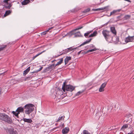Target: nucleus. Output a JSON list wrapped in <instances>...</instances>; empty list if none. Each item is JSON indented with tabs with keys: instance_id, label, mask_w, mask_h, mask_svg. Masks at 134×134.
Returning <instances> with one entry per match:
<instances>
[{
	"instance_id": "09e8293b",
	"label": "nucleus",
	"mask_w": 134,
	"mask_h": 134,
	"mask_svg": "<svg viewBox=\"0 0 134 134\" xmlns=\"http://www.w3.org/2000/svg\"><path fill=\"white\" fill-rule=\"evenodd\" d=\"M90 47H94V46L93 44H91L90 45Z\"/></svg>"
},
{
	"instance_id": "0eeeda50",
	"label": "nucleus",
	"mask_w": 134,
	"mask_h": 134,
	"mask_svg": "<svg viewBox=\"0 0 134 134\" xmlns=\"http://www.w3.org/2000/svg\"><path fill=\"white\" fill-rule=\"evenodd\" d=\"M110 32H111V35H112V33L114 35V36H113V40H114V38H115L116 39V37H118L115 36L116 35V32L114 27H110Z\"/></svg>"
},
{
	"instance_id": "473e14b6",
	"label": "nucleus",
	"mask_w": 134,
	"mask_h": 134,
	"mask_svg": "<svg viewBox=\"0 0 134 134\" xmlns=\"http://www.w3.org/2000/svg\"><path fill=\"white\" fill-rule=\"evenodd\" d=\"M83 134H90V133L87 130H85L83 131Z\"/></svg>"
},
{
	"instance_id": "9b49d317",
	"label": "nucleus",
	"mask_w": 134,
	"mask_h": 134,
	"mask_svg": "<svg viewBox=\"0 0 134 134\" xmlns=\"http://www.w3.org/2000/svg\"><path fill=\"white\" fill-rule=\"evenodd\" d=\"M24 110V108H23L22 107H19L16 110V112L19 113V114L20 113H22L23 112Z\"/></svg>"
},
{
	"instance_id": "c03bdc74",
	"label": "nucleus",
	"mask_w": 134,
	"mask_h": 134,
	"mask_svg": "<svg viewBox=\"0 0 134 134\" xmlns=\"http://www.w3.org/2000/svg\"><path fill=\"white\" fill-rule=\"evenodd\" d=\"M32 77L31 76H28L26 77V78L25 79H28L29 80H30L32 78Z\"/></svg>"
},
{
	"instance_id": "ddd939ff",
	"label": "nucleus",
	"mask_w": 134,
	"mask_h": 134,
	"mask_svg": "<svg viewBox=\"0 0 134 134\" xmlns=\"http://www.w3.org/2000/svg\"><path fill=\"white\" fill-rule=\"evenodd\" d=\"M71 57L67 56L66 57L64 60V62L65 65L67 64L68 63L69 61L71 59Z\"/></svg>"
},
{
	"instance_id": "a878e982",
	"label": "nucleus",
	"mask_w": 134,
	"mask_h": 134,
	"mask_svg": "<svg viewBox=\"0 0 134 134\" xmlns=\"http://www.w3.org/2000/svg\"><path fill=\"white\" fill-rule=\"evenodd\" d=\"M12 113H13L15 116L18 117V114H19V113L16 112V111H13L12 112Z\"/></svg>"
},
{
	"instance_id": "2f4dec72",
	"label": "nucleus",
	"mask_w": 134,
	"mask_h": 134,
	"mask_svg": "<svg viewBox=\"0 0 134 134\" xmlns=\"http://www.w3.org/2000/svg\"><path fill=\"white\" fill-rule=\"evenodd\" d=\"M83 27L82 26H79L78 27V28H77L76 29H74V30H73L71 31V32H73V31H75L77 30H79V29H81L82 28H83Z\"/></svg>"
},
{
	"instance_id": "58836bf2",
	"label": "nucleus",
	"mask_w": 134,
	"mask_h": 134,
	"mask_svg": "<svg viewBox=\"0 0 134 134\" xmlns=\"http://www.w3.org/2000/svg\"><path fill=\"white\" fill-rule=\"evenodd\" d=\"M107 84V83L105 82L103 83L101 86V87H102V88H104L105 87Z\"/></svg>"
},
{
	"instance_id": "4be33fe9",
	"label": "nucleus",
	"mask_w": 134,
	"mask_h": 134,
	"mask_svg": "<svg viewBox=\"0 0 134 134\" xmlns=\"http://www.w3.org/2000/svg\"><path fill=\"white\" fill-rule=\"evenodd\" d=\"M30 1L29 0H24L21 3L22 5H25L28 3Z\"/></svg>"
},
{
	"instance_id": "7ed1b4c3",
	"label": "nucleus",
	"mask_w": 134,
	"mask_h": 134,
	"mask_svg": "<svg viewBox=\"0 0 134 134\" xmlns=\"http://www.w3.org/2000/svg\"><path fill=\"white\" fill-rule=\"evenodd\" d=\"M34 105L32 104H29L25 105L24 107L25 113L29 114L34 110Z\"/></svg>"
},
{
	"instance_id": "8fccbe9b",
	"label": "nucleus",
	"mask_w": 134,
	"mask_h": 134,
	"mask_svg": "<svg viewBox=\"0 0 134 134\" xmlns=\"http://www.w3.org/2000/svg\"><path fill=\"white\" fill-rule=\"evenodd\" d=\"M2 89L1 88H0V95L1 94Z\"/></svg>"
},
{
	"instance_id": "9d476101",
	"label": "nucleus",
	"mask_w": 134,
	"mask_h": 134,
	"mask_svg": "<svg viewBox=\"0 0 134 134\" xmlns=\"http://www.w3.org/2000/svg\"><path fill=\"white\" fill-rule=\"evenodd\" d=\"M120 10V9H118L113 10L112 12H110V15L109 16H110L111 15L114 16L118 14V13L119 12Z\"/></svg>"
},
{
	"instance_id": "f3484780",
	"label": "nucleus",
	"mask_w": 134,
	"mask_h": 134,
	"mask_svg": "<svg viewBox=\"0 0 134 134\" xmlns=\"http://www.w3.org/2000/svg\"><path fill=\"white\" fill-rule=\"evenodd\" d=\"M92 39V38H90L89 40H87L86 41L84 42L83 43H82V44H81L79 46V47H80L81 46L83 45L86 44L88 43H89L91 41Z\"/></svg>"
},
{
	"instance_id": "aec40b11",
	"label": "nucleus",
	"mask_w": 134,
	"mask_h": 134,
	"mask_svg": "<svg viewBox=\"0 0 134 134\" xmlns=\"http://www.w3.org/2000/svg\"><path fill=\"white\" fill-rule=\"evenodd\" d=\"M53 28V27H52L50 28H49L46 31L43 32L41 33V35H44L46 34L47 32H48L50 30L52 29Z\"/></svg>"
},
{
	"instance_id": "cd10ccee",
	"label": "nucleus",
	"mask_w": 134,
	"mask_h": 134,
	"mask_svg": "<svg viewBox=\"0 0 134 134\" xmlns=\"http://www.w3.org/2000/svg\"><path fill=\"white\" fill-rule=\"evenodd\" d=\"M81 35V34L80 32H78L74 34V37H79Z\"/></svg>"
},
{
	"instance_id": "a18cd8bd",
	"label": "nucleus",
	"mask_w": 134,
	"mask_h": 134,
	"mask_svg": "<svg viewBox=\"0 0 134 134\" xmlns=\"http://www.w3.org/2000/svg\"><path fill=\"white\" fill-rule=\"evenodd\" d=\"M92 30H91L90 31H88L87 32V34H89L90 33L92 32Z\"/></svg>"
},
{
	"instance_id": "72a5a7b5",
	"label": "nucleus",
	"mask_w": 134,
	"mask_h": 134,
	"mask_svg": "<svg viewBox=\"0 0 134 134\" xmlns=\"http://www.w3.org/2000/svg\"><path fill=\"white\" fill-rule=\"evenodd\" d=\"M77 48V47L75 48L74 49L72 48V47H70L69 48H68L67 49H68V51H70L73 49H76Z\"/></svg>"
},
{
	"instance_id": "a19ab883",
	"label": "nucleus",
	"mask_w": 134,
	"mask_h": 134,
	"mask_svg": "<svg viewBox=\"0 0 134 134\" xmlns=\"http://www.w3.org/2000/svg\"><path fill=\"white\" fill-rule=\"evenodd\" d=\"M122 15H121L119 16H118L116 17V19L118 20H120L121 18V16H122Z\"/></svg>"
},
{
	"instance_id": "7c9ffc66",
	"label": "nucleus",
	"mask_w": 134,
	"mask_h": 134,
	"mask_svg": "<svg viewBox=\"0 0 134 134\" xmlns=\"http://www.w3.org/2000/svg\"><path fill=\"white\" fill-rule=\"evenodd\" d=\"M65 118L64 116L63 115V116H61V117H59L58 120H57V122H58L60 120H62V118H63V119L64 118Z\"/></svg>"
},
{
	"instance_id": "20e7f679",
	"label": "nucleus",
	"mask_w": 134,
	"mask_h": 134,
	"mask_svg": "<svg viewBox=\"0 0 134 134\" xmlns=\"http://www.w3.org/2000/svg\"><path fill=\"white\" fill-rule=\"evenodd\" d=\"M66 82H65L63 83L62 87V90L63 91L65 92V90L67 91H69L72 92L74 90L75 88V87L71 85H65Z\"/></svg>"
},
{
	"instance_id": "79ce46f5",
	"label": "nucleus",
	"mask_w": 134,
	"mask_h": 134,
	"mask_svg": "<svg viewBox=\"0 0 134 134\" xmlns=\"http://www.w3.org/2000/svg\"><path fill=\"white\" fill-rule=\"evenodd\" d=\"M11 6L12 5L10 4H9L7 6H6L5 7L8 8V9H10V8L11 7Z\"/></svg>"
},
{
	"instance_id": "603ef678",
	"label": "nucleus",
	"mask_w": 134,
	"mask_h": 134,
	"mask_svg": "<svg viewBox=\"0 0 134 134\" xmlns=\"http://www.w3.org/2000/svg\"><path fill=\"white\" fill-rule=\"evenodd\" d=\"M125 1H127L129 2H131V1L130 0H125Z\"/></svg>"
},
{
	"instance_id": "e433bc0d",
	"label": "nucleus",
	"mask_w": 134,
	"mask_h": 134,
	"mask_svg": "<svg viewBox=\"0 0 134 134\" xmlns=\"http://www.w3.org/2000/svg\"><path fill=\"white\" fill-rule=\"evenodd\" d=\"M90 10V9L89 8H88L84 10L82 12L83 13H86L88 12H89Z\"/></svg>"
},
{
	"instance_id": "de8ad7c7",
	"label": "nucleus",
	"mask_w": 134,
	"mask_h": 134,
	"mask_svg": "<svg viewBox=\"0 0 134 134\" xmlns=\"http://www.w3.org/2000/svg\"><path fill=\"white\" fill-rule=\"evenodd\" d=\"M133 131H131L130 133H127V134H133Z\"/></svg>"
},
{
	"instance_id": "864d4df0",
	"label": "nucleus",
	"mask_w": 134,
	"mask_h": 134,
	"mask_svg": "<svg viewBox=\"0 0 134 134\" xmlns=\"http://www.w3.org/2000/svg\"><path fill=\"white\" fill-rule=\"evenodd\" d=\"M81 52V51H80L79 52H78V54H80V53Z\"/></svg>"
},
{
	"instance_id": "a211bd4d",
	"label": "nucleus",
	"mask_w": 134,
	"mask_h": 134,
	"mask_svg": "<svg viewBox=\"0 0 134 134\" xmlns=\"http://www.w3.org/2000/svg\"><path fill=\"white\" fill-rule=\"evenodd\" d=\"M30 70V67H28L26 70L24 71L23 75H25L27 74Z\"/></svg>"
},
{
	"instance_id": "6e6552de",
	"label": "nucleus",
	"mask_w": 134,
	"mask_h": 134,
	"mask_svg": "<svg viewBox=\"0 0 134 134\" xmlns=\"http://www.w3.org/2000/svg\"><path fill=\"white\" fill-rule=\"evenodd\" d=\"M8 132L10 134H18V130L16 128H12L8 130Z\"/></svg>"
},
{
	"instance_id": "c756f323",
	"label": "nucleus",
	"mask_w": 134,
	"mask_h": 134,
	"mask_svg": "<svg viewBox=\"0 0 134 134\" xmlns=\"http://www.w3.org/2000/svg\"><path fill=\"white\" fill-rule=\"evenodd\" d=\"M131 17V16L129 15H126L125 16L124 18L125 20L129 19Z\"/></svg>"
},
{
	"instance_id": "4468645a",
	"label": "nucleus",
	"mask_w": 134,
	"mask_h": 134,
	"mask_svg": "<svg viewBox=\"0 0 134 134\" xmlns=\"http://www.w3.org/2000/svg\"><path fill=\"white\" fill-rule=\"evenodd\" d=\"M129 126V124H125L124 125L121 127V130L124 131L125 129L127 128ZM129 128L130 127H129Z\"/></svg>"
},
{
	"instance_id": "4c0bfd02",
	"label": "nucleus",
	"mask_w": 134,
	"mask_h": 134,
	"mask_svg": "<svg viewBox=\"0 0 134 134\" xmlns=\"http://www.w3.org/2000/svg\"><path fill=\"white\" fill-rule=\"evenodd\" d=\"M6 45H5L4 46H0V51L3 50L4 48H5L6 47Z\"/></svg>"
},
{
	"instance_id": "39448f33",
	"label": "nucleus",
	"mask_w": 134,
	"mask_h": 134,
	"mask_svg": "<svg viewBox=\"0 0 134 134\" xmlns=\"http://www.w3.org/2000/svg\"><path fill=\"white\" fill-rule=\"evenodd\" d=\"M54 92L55 97L58 99H62L65 97L64 96L63 92L60 90H55Z\"/></svg>"
},
{
	"instance_id": "ea45409f",
	"label": "nucleus",
	"mask_w": 134,
	"mask_h": 134,
	"mask_svg": "<svg viewBox=\"0 0 134 134\" xmlns=\"http://www.w3.org/2000/svg\"><path fill=\"white\" fill-rule=\"evenodd\" d=\"M104 91V89L103 88H102L100 86V88L99 89V91L100 92H102L103 91Z\"/></svg>"
},
{
	"instance_id": "f03ea898",
	"label": "nucleus",
	"mask_w": 134,
	"mask_h": 134,
	"mask_svg": "<svg viewBox=\"0 0 134 134\" xmlns=\"http://www.w3.org/2000/svg\"><path fill=\"white\" fill-rule=\"evenodd\" d=\"M0 120L9 124H11L12 122L11 118L5 113H0Z\"/></svg>"
},
{
	"instance_id": "f8f14e48",
	"label": "nucleus",
	"mask_w": 134,
	"mask_h": 134,
	"mask_svg": "<svg viewBox=\"0 0 134 134\" xmlns=\"http://www.w3.org/2000/svg\"><path fill=\"white\" fill-rule=\"evenodd\" d=\"M69 130V128L68 127H65L62 130V132L63 134H65L68 133Z\"/></svg>"
},
{
	"instance_id": "6ab92c4d",
	"label": "nucleus",
	"mask_w": 134,
	"mask_h": 134,
	"mask_svg": "<svg viewBox=\"0 0 134 134\" xmlns=\"http://www.w3.org/2000/svg\"><path fill=\"white\" fill-rule=\"evenodd\" d=\"M12 12V10H7L6 11L5 14H4V17H5L6 16L10 14Z\"/></svg>"
},
{
	"instance_id": "412c9836",
	"label": "nucleus",
	"mask_w": 134,
	"mask_h": 134,
	"mask_svg": "<svg viewBox=\"0 0 134 134\" xmlns=\"http://www.w3.org/2000/svg\"><path fill=\"white\" fill-rule=\"evenodd\" d=\"M46 50H44V51H43L42 52L39 53H38V54H36V55L35 56H34L32 58V60H34L37 57V56H39V55H40L41 54H42V53L45 52L46 51Z\"/></svg>"
},
{
	"instance_id": "c85d7f7f",
	"label": "nucleus",
	"mask_w": 134,
	"mask_h": 134,
	"mask_svg": "<svg viewBox=\"0 0 134 134\" xmlns=\"http://www.w3.org/2000/svg\"><path fill=\"white\" fill-rule=\"evenodd\" d=\"M97 50V49L96 48H94L93 49L89 50L87 51L86 53H87L89 52H92L94 51H95Z\"/></svg>"
},
{
	"instance_id": "393cba45",
	"label": "nucleus",
	"mask_w": 134,
	"mask_h": 134,
	"mask_svg": "<svg viewBox=\"0 0 134 134\" xmlns=\"http://www.w3.org/2000/svg\"><path fill=\"white\" fill-rule=\"evenodd\" d=\"M12 113H13L15 116L18 117V114H19V113L16 112V111H13L12 112Z\"/></svg>"
},
{
	"instance_id": "f704fd0d",
	"label": "nucleus",
	"mask_w": 134,
	"mask_h": 134,
	"mask_svg": "<svg viewBox=\"0 0 134 134\" xmlns=\"http://www.w3.org/2000/svg\"><path fill=\"white\" fill-rule=\"evenodd\" d=\"M83 92V91H80L78 92L76 94V96H78L82 93Z\"/></svg>"
},
{
	"instance_id": "c9c22d12",
	"label": "nucleus",
	"mask_w": 134,
	"mask_h": 134,
	"mask_svg": "<svg viewBox=\"0 0 134 134\" xmlns=\"http://www.w3.org/2000/svg\"><path fill=\"white\" fill-rule=\"evenodd\" d=\"M42 67H41L39 69L37 70L36 71H33V72H32V73H34L37 72L41 70H42Z\"/></svg>"
},
{
	"instance_id": "6e6d98bb",
	"label": "nucleus",
	"mask_w": 134,
	"mask_h": 134,
	"mask_svg": "<svg viewBox=\"0 0 134 134\" xmlns=\"http://www.w3.org/2000/svg\"><path fill=\"white\" fill-rule=\"evenodd\" d=\"M81 134H82V133H81Z\"/></svg>"
},
{
	"instance_id": "f257e3e1",
	"label": "nucleus",
	"mask_w": 134,
	"mask_h": 134,
	"mask_svg": "<svg viewBox=\"0 0 134 134\" xmlns=\"http://www.w3.org/2000/svg\"><path fill=\"white\" fill-rule=\"evenodd\" d=\"M102 34L105 39L108 42H110L111 41L118 42H119L118 37H116V40H113V36L111 35V32L107 30H103L102 32Z\"/></svg>"
},
{
	"instance_id": "5fc2aeb1",
	"label": "nucleus",
	"mask_w": 134,
	"mask_h": 134,
	"mask_svg": "<svg viewBox=\"0 0 134 134\" xmlns=\"http://www.w3.org/2000/svg\"><path fill=\"white\" fill-rule=\"evenodd\" d=\"M64 125V124H62V126H63Z\"/></svg>"
},
{
	"instance_id": "2eb2a0df",
	"label": "nucleus",
	"mask_w": 134,
	"mask_h": 134,
	"mask_svg": "<svg viewBox=\"0 0 134 134\" xmlns=\"http://www.w3.org/2000/svg\"><path fill=\"white\" fill-rule=\"evenodd\" d=\"M23 120L25 122L31 123L32 122V120L30 119L23 118Z\"/></svg>"
},
{
	"instance_id": "3c124183",
	"label": "nucleus",
	"mask_w": 134,
	"mask_h": 134,
	"mask_svg": "<svg viewBox=\"0 0 134 134\" xmlns=\"http://www.w3.org/2000/svg\"><path fill=\"white\" fill-rule=\"evenodd\" d=\"M75 10L74 9L72 10L71 11L72 12H75Z\"/></svg>"
},
{
	"instance_id": "1a4fd4ad",
	"label": "nucleus",
	"mask_w": 134,
	"mask_h": 134,
	"mask_svg": "<svg viewBox=\"0 0 134 134\" xmlns=\"http://www.w3.org/2000/svg\"><path fill=\"white\" fill-rule=\"evenodd\" d=\"M134 40V36H129L126 37L125 40V42L127 43L130 42H132Z\"/></svg>"
},
{
	"instance_id": "bb28decb",
	"label": "nucleus",
	"mask_w": 134,
	"mask_h": 134,
	"mask_svg": "<svg viewBox=\"0 0 134 134\" xmlns=\"http://www.w3.org/2000/svg\"><path fill=\"white\" fill-rule=\"evenodd\" d=\"M108 7H104L102 8H99L98 9H94V10L95 11H97L98 10H102L104 9H106V8H108Z\"/></svg>"
},
{
	"instance_id": "37998d69",
	"label": "nucleus",
	"mask_w": 134,
	"mask_h": 134,
	"mask_svg": "<svg viewBox=\"0 0 134 134\" xmlns=\"http://www.w3.org/2000/svg\"><path fill=\"white\" fill-rule=\"evenodd\" d=\"M69 52V51H68V49H66L65 50V51L64 52H63L62 54H60V55H61L62 54H64V53H67V52ZM59 55H59L58 56H59Z\"/></svg>"
},
{
	"instance_id": "b1692460",
	"label": "nucleus",
	"mask_w": 134,
	"mask_h": 134,
	"mask_svg": "<svg viewBox=\"0 0 134 134\" xmlns=\"http://www.w3.org/2000/svg\"><path fill=\"white\" fill-rule=\"evenodd\" d=\"M63 58H61L60 59V60L59 62H57V63L55 65V66H57V65L60 64L63 62Z\"/></svg>"
},
{
	"instance_id": "423d86ee",
	"label": "nucleus",
	"mask_w": 134,
	"mask_h": 134,
	"mask_svg": "<svg viewBox=\"0 0 134 134\" xmlns=\"http://www.w3.org/2000/svg\"><path fill=\"white\" fill-rule=\"evenodd\" d=\"M132 116L131 114H129L127 115L124 118V122H129V127H132Z\"/></svg>"
},
{
	"instance_id": "49530a36",
	"label": "nucleus",
	"mask_w": 134,
	"mask_h": 134,
	"mask_svg": "<svg viewBox=\"0 0 134 134\" xmlns=\"http://www.w3.org/2000/svg\"><path fill=\"white\" fill-rule=\"evenodd\" d=\"M88 34H87V33H85L84 34V36L86 37H87L88 36Z\"/></svg>"
},
{
	"instance_id": "5701e85b",
	"label": "nucleus",
	"mask_w": 134,
	"mask_h": 134,
	"mask_svg": "<svg viewBox=\"0 0 134 134\" xmlns=\"http://www.w3.org/2000/svg\"><path fill=\"white\" fill-rule=\"evenodd\" d=\"M56 66L54 64H53L50 66L48 67V68L49 69H54Z\"/></svg>"
},
{
	"instance_id": "dca6fc26",
	"label": "nucleus",
	"mask_w": 134,
	"mask_h": 134,
	"mask_svg": "<svg viewBox=\"0 0 134 134\" xmlns=\"http://www.w3.org/2000/svg\"><path fill=\"white\" fill-rule=\"evenodd\" d=\"M97 34V31H94L93 33L91 34L88 37H94L96 36Z\"/></svg>"
}]
</instances>
